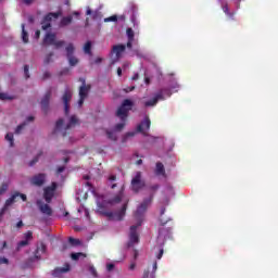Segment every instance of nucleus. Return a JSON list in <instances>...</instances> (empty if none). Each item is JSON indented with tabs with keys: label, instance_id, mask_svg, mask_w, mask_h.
Instances as JSON below:
<instances>
[{
	"label": "nucleus",
	"instance_id": "obj_41",
	"mask_svg": "<svg viewBox=\"0 0 278 278\" xmlns=\"http://www.w3.org/2000/svg\"><path fill=\"white\" fill-rule=\"evenodd\" d=\"M177 89H179V84L174 83L170 87V90H175L177 92Z\"/></svg>",
	"mask_w": 278,
	"mask_h": 278
},
{
	"label": "nucleus",
	"instance_id": "obj_60",
	"mask_svg": "<svg viewBox=\"0 0 278 278\" xmlns=\"http://www.w3.org/2000/svg\"><path fill=\"white\" fill-rule=\"evenodd\" d=\"M123 68H129V63H124Z\"/></svg>",
	"mask_w": 278,
	"mask_h": 278
},
{
	"label": "nucleus",
	"instance_id": "obj_9",
	"mask_svg": "<svg viewBox=\"0 0 278 278\" xmlns=\"http://www.w3.org/2000/svg\"><path fill=\"white\" fill-rule=\"evenodd\" d=\"M89 92H90V85H86V80H84L83 85L79 88L78 108H81V105H84V101L88 99Z\"/></svg>",
	"mask_w": 278,
	"mask_h": 278
},
{
	"label": "nucleus",
	"instance_id": "obj_5",
	"mask_svg": "<svg viewBox=\"0 0 278 278\" xmlns=\"http://www.w3.org/2000/svg\"><path fill=\"white\" fill-rule=\"evenodd\" d=\"M79 124V119L77 116L73 115L68 118V122H64V119H59L56 122L55 131H66L67 129H72L75 125Z\"/></svg>",
	"mask_w": 278,
	"mask_h": 278
},
{
	"label": "nucleus",
	"instance_id": "obj_51",
	"mask_svg": "<svg viewBox=\"0 0 278 278\" xmlns=\"http://www.w3.org/2000/svg\"><path fill=\"white\" fill-rule=\"evenodd\" d=\"M86 14L87 16H90V14H92V10H90V7L87 8Z\"/></svg>",
	"mask_w": 278,
	"mask_h": 278
},
{
	"label": "nucleus",
	"instance_id": "obj_53",
	"mask_svg": "<svg viewBox=\"0 0 278 278\" xmlns=\"http://www.w3.org/2000/svg\"><path fill=\"white\" fill-rule=\"evenodd\" d=\"M117 75H118V77H121V75H123V68H121V67L117 68Z\"/></svg>",
	"mask_w": 278,
	"mask_h": 278
},
{
	"label": "nucleus",
	"instance_id": "obj_45",
	"mask_svg": "<svg viewBox=\"0 0 278 278\" xmlns=\"http://www.w3.org/2000/svg\"><path fill=\"white\" fill-rule=\"evenodd\" d=\"M138 252L137 250L134 251V257H132V262H136V260H138Z\"/></svg>",
	"mask_w": 278,
	"mask_h": 278
},
{
	"label": "nucleus",
	"instance_id": "obj_25",
	"mask_svg": "<svg viewBox=\"0 0 278 278\" xmlns=\"http://www.w3.org/2000/svg\"><path fill=\"white\" fill-rule=\"evenodd\" d=\"M49 99H51L50 92H48L41 100V106L43 108V110H47V108L49 106Z\"/></svg>",
	"mask_w": 278,
	"mask_h": 278
},
{
	"label": "nucleus",
	"instance_id": "obj_1",
	"mask_svg": "<svg viewBox=\"0 0 278 278\" xmlns=\"http://www.w3.org/2000/svg\"><path fill=\"white\" fill-rule=\"evenodd\" d=\"M125 185H119L118 191L112 198L100 197L97 200L98 211L110 220H123L127 212V201L123 200Z\"/></svg>",
	"mask_w": 278,
	"mask_h": 278
},
{
	"label": "nucleus",
	"instance_id": "obj_59",
	"mask_svg": "<svg viewBox=\"0 0 278 278\" xmlns=\"http://www.w3.org/2000/svg\"><path fill=\"white\" fill-rule=\"evenodd\" d=\"M131 21H132L135 26L138 25V23H136V17L135 16L131 17Z\"/></svg>",
	"mask_w": 278,
	"mask_h": 278
},
{
	"label": "nucleus",
	"instance_id": "obj_31",
	"mask_svg": "<svg viewBox=\"0 0 278 278\" xmlns=\"http://www.w3.org/2000/svg\"><path fill=\"white\" fill-rule=\"evenodd\" d=\"M68 242L70 244H72V247H79V244H81V241H79V239H75L72 237L68 238Z\"/></svg>",
	"mask_w": 278,
	"mask_h": 278
},
{
	"label": "nucleus",
	"instance_id": "obj_13",
	"mask_svg": "<svg viewBox=\"0 0 278 278\" xmlns=\"http://www.w3.org/2000/svg\"><path fill=\"white\" fill-rule=\"evenodd\" d=\"M56 188H58V184H55V182H52V185L50 187L45 188L43 199L47 201V203H51V199H53Z\"/></svg>",
	"mask_w": 278,
	"mask_h": 278
},
{
	"label": "nucleus",
	"instance_id": "obj_28",
	"mask_svg": "<svg viewBox=\"0 0 278 278\" xmlns=\"http://www.w3.org/2000/svg\"><path fill=\"white\" fill-rule=\"evenodd\" d=\"M5 140L9 142L10 147H14V134L8 132L5 135Z\"/></svg>",
	"mask_w": 278,
	"mask_h": 278
},
{
	"label": "nucleus",
	"instance_id": "obj_44",
	"mask_svg": "<svg viewBox=\"0 0 278 278\" xmlns=\"http://www.w3.org/2000/svg\"><path fill=\"white\" fill-rule=\"evenodd\" d=\"M162 255H164V250L161 249L159 254L156 255V260H162Z\"/></svg>",
	"mask_w": 278,
	"mask_h": 278
},
{
	"label": "nucleus",
	"instance_id": "obj_49",
	"mask_svg": "<svg viewBox=\"0 0 278 278\" xmlns=\"http://www.w3.org/2000/svg\"><path fill=\"white\" fill-rule=\"evenodd\" d=\"M64 166L59 167L56 170L58 175H60V173H64Z\"/></svg>",
	"mask_w": 278,
	"mask_h": 278
},
{
	"label": "nucleus",
	"instance_id": "obj_26",
	"mask_svg": "<svg viewBox=\"0 0 278 278\" xmlns=\"http://www.w3.org/2000/svg\"><path fill=\"white\" fill-rule=\"evenodd\" d=\"M22 40L27 45L29 42V35L25 30V24H22Z\"/></svg>",
	"mask_w": 278,
	"mask_h": 278
},
{
	"label": "nucleus",
	"instance_id": "obj_14",
	"mask_svg": "<svg viewBox=\"0 0 278 278\" xmlns=\"http://www.w3.org/2000/svg\"><path fill=\"white\" fill-rule=\"evenodd\" d=\"M125 53V45H118L113 47V54L115 58L112 61V64H116L119 59L123 58V54Z\"/></svg>",
	"mask_w": 278,
	"mask_h": 278
},
{
	"label": "nucleus",
	"instance_id": "obj_62",
	"mask_svg": "<svg viewBox=\"0 0 278 278\" xmlns=\"http://www.w3.org/2000/svg\"><path fill=\"white\" fill-rule=\"evenodd\" d=\"M74 15L75 16H79V12H74Z\"/></svg>",
	"mask_w": 278,
	"mask_h": 278
},
{
	"label": "nucleus",
	"instance_id": "obj_56",
	"mask_svg": "<svg viewBox=\"0 0 278 278\" xmlns=\"http://www.w3.org/2000/svg\"><path fill=\"white\" fill-rule=\"evenodd\" d=\"M35 36H36V38H40V30H37V31L35 33Z\"/></svg>",
	"mask_w": 278,
	"mask_h": 278
},
{
	"label": "nucleus",
	"instance_id": "obj_47",
	"mask_svg": "<svg viewBox=\"0 0 278 278\" xmlns=\"http://www.w3.org/2000/svg\"><path fill=\"white\" fill-rule=\"evenodd\" d=\"M38 162V156L35 157L30 163L29 166H34V164H36Z\"/></svg>",
	"mask_w": 278,
	"mask_h": 278
},
{
	"label": "nucleus",
	"instance_id": "obj_21",
	"mask_svg": "<svg viewBox=\"0 0 278 278\" xmlns=\"http://www.w3.org/2000/svg\"><path fill=\"white\" fill-rule=\"evenodd\" d=\"M126 36L128 38L127 48L131 49V45H134V38H135L134 29L127 28Z\"/></svg>",
	"mask_w": 278,
	"mask_h": 278
},
{
	"label": "nucleus",
	"instance_id": "obj_2",
	"mask_svg": "<svg viewBox=\"0 0 278 278\" xmlns=\"http://www.w3.org/2000/svg\"><path fill=\"white\" fill-rule=\"evenodd\" d=\"M151 198H148L141 202V204L137 207L135 212V225L130 226L129 231V240L128 247H134V244H138L139 237H138V227H140L144 220V214H147V210L151 205Z\"/></svg>",
	"mask_w": 278,
	"mask_h": 278
},
{
	"label": "nucleus",
	"instance_id": "obj_17",
	"mask_svg": "<svg viewBox=\"0 0 278 278\" xmlns=\"http://www.w3.org/2000/svg\"><path fill=\"white\" fill-rule=\"evenodd\" d=\"M45 179H47L45 174H38L30 178V184L33 186H42L45 184Z\"/></svg>",
	"mask_w": 278,
	"mask_h": 278
},
{
	"label": "nucleus",
	"instance_id": "obj_29",
	"mask_svg": "<svg viewBox=\"0 0 278 278\" xmlns=\"http://www.w3.org/2000/svg\"><path fill=\"white\" fill-rule=\"evenodd\" d=\"M71 257H72V260L77 261V260H80V257L85 258V257H86V254H84V253H81V252L72 253Z\"/></svg>",
	"mask_w": 278,
	"mask_h": 278
},
{
	"label": "nucleus",
	"instance_id": "obj_55",
	"mask_svg": "<svg viewBox=\"0 0 278 278\" xmlns=\"http://www.w3.org/2000/svg\"><path fill=\"white\" fill-rule=\"evenodd\" d=\"M31 121H34V116H28L27 117V123H31Z\"/></svg>",
	"mask_w": 278,
	"mask_h": 278
},
{
	"label": "nucleus",
	"instance_id": "obj_58",
	"mask_svg": "<svg viewBox=\"0 0 278 278\" xmlns=\"http://www.w3.org/2000/svg\"><path fill=\"white\" fill-rule=\"evenodd\" d=\"M157 188H159L157 185H154L151 187V190L155 191V190H157Z\"/></svg>",
	"mask_w": 278,
	"mask_h": 278
},
{
	"label": "nucleus",
	"instance_id": "obj_12",
	"mask_svg": "<svg viewBox=\"0 0 278 278\" xmlns=\"http://www.w3.org/2000/svg\"><path fill=\"white\" fill-rule=\"evenodd\" d=\"M149 129H151V119L149 116H146L143 121L137 126V131H139V134H143V136H147Z\"/></svg>",
	"mask_w": 278,
	"mask_h": 278
},
{
	"label": "nucleus",
	"instance_id": "obj_19",
	"mask_svg": "<svg viewBox=\"0 0 278 278\" xmlns=\"http://www.w3.org/2000/svg\"><path fill=\"white\" fill-rule=\"evenodd\" d=\"M70 270H71V265L65 264L64 267H59V268L54 269L52 275H53V277H60V275H62V273H68Z\"/></svg>",
	"mask_w": 278,
	"mask_h": 278
},
{
	"label": "nucleus",
	"instance_id": "obj_20",
	"mask_svg": "<svg viewBox=\"0 0 278 278\" xmlns=\"http://www.w3.org/2000/svg\"><path fill=\"white\" fill-rule=\"evenodd\" d=\"M154 173L157 177H165L166 176V169L164 168V164L156 163V167L154 169Z\"/></svg>",
	"mask_w": 278,
	"mask_h": 278
},
{
	"label": "nucleus",
	"instance_id": "obj_52",
	"mask_svg": "<svg viewBox=\"0 0 278 278\" xmlns=\"http://www.w3.org/2000/svg\"><path fill=\"white\" fill-rule=\"evenodd\" d=\"M155 270H157V262L153 263V271L152 273H155Z\"/></svg>",
	"mask_w": 278,
	"mask_h": 278
},
{
	"label": "nucleus",
	"instance_id": "obj_54",
	"mask_svg": "<svg viewBox=\"0 0 278 278\" xmlns=\"http://www.w3.org/2000/svg\"><path fill=\"white\" fill-rule=\"evenodd\" d=\"M101 62H103V59L101 58L96 59V64H101Z\"/></svg>",
	"mask_w": 278,
	"mask_h": 278
},
{
	"label": "nucleus",
	"instance_id": "obj_48",
	"mask_svg": "<svg viewBox=\"0 0 278 278\" xmlns=\"http://www.w3.org/2000/svg\"><path fill=\"white\" fill-rule=\"evenodd\" d=\"M140 77V75H138V73L134 74L132 76V81H137V79Z\"/></svg>",
	"mask_w": 278,
	"mask_h": 278
},
{
	"label": "nucleus",
	"instance_id": "obj_24",
	"mask_svg": "<svg viewBox=\"0 0 278 278\" xmlns=\"http://www.w3.org/2000/svg\"><path fill=\"white\" fill-rule=\"evenodd\" d=\"M222 10L226 14V16H228L229 18H233L235 13L229 12V4L222 2Z\"/></svg>",
	"mask_w": 278,
	"mask_h": 278
},
{
	"label": "nucleus",
	"instance_id": "obj_35",
	"mask_svg": "<svg viewBox=\"0 0 278 278\" xmlns=\"http://www.w3.org/2000/svg\"><path fill=\"white\" fill-rule=\"evenodd\" d=\"M114 266H116V264L114 262L106 263V270L109 273H112V270H114Z\"/></svg>",
	"mask_w": 278,
	"mask_h": 278
},
{
	"label": "nucleus",
	"instance_id": "obj_33",
	"mask_svg": "<svg viewBox=\"0 0 278 278\" xmlns=\"http://www.w3.org/2000/svg\"><path fill=\"white\" fill-rule=\"evenodd\" d=\"M116 21H118V17L116 15L104 18V23H116Z\"/></svg>",
	"mask_w": 278,
	"mask_h": 278
},
{
	"label": "nucleus",
	"instance_id": "obj_32",
	"mask_svg": "<svg viewBox=\"0 0 278 278\" xmlns=\"http://www.w3.org/2000/svg\"><path fill=\"white\" fill-rule=\"evenodd\" d=\"M134 136H136L135 131L127 132L126 135H124L122 142H126L127 140H129V138H134Z\"/></svg>",
	"mask_w": 278,
	"mask_h": 278
},
{
	"label": "nucleus",
	"instance_id": "obj_23",
	"mask_svg": "<svg viewBox=\"0 0 278 278\" xmlns=\"http://www.w3.org/2000/svg\"><path fill=\"white\" fill-rule=\"evenodd\" d=\"M46 251H47V247L43 245V243H41V244L37 248V250H36V252H35V257H36V260H40V256H41L42 254H45Z\"/></svg>",
	"mask_w": 278,
	"mask_h": 278
},
{
	"label": "nucleus",
	"instance_id": "obj_16",
	"mask_svg": "<svg viewBox=\"0 0 278 278\" xmlns=\"http://www.w3.org/2000/svg\"><path fill=\"white\" fill-rule=\"evenodd\" d=\"M37 206L39 208V212H41V214H43V216H51L53 214L51 206H49V204H46L41 200L37 201Z\"/></svg>",
	"mask_w": 278,
	"mask_h": 278
},
{
	"label": "nucleus",
	"instance_id": "obj_15",
	"mask_svg": "<svg viewBox=\"0 0 278 278\" xmlns=\"http://www.w3.org/2000/svg\"><path fill=\"white\" fill-rule=\"evenodd\" d=\"M71 99H73V92H71V90H65L62 97V101H63L64 112L66 116H68V110H70L68 103H71Z\"/></svg>",
	"mask_w": 278,
	"mask_h": 278
},
{
	"label": "nucleus",
	"instance_id": "obj_36",
	"mask_svg": "<svg viewBox=\"0 0 278 278\" xmlns=\"http://www.w3.org/2000/svg\"><path fill=\"white\" fill-rule=\"evenodd\" d=\"M25 125H27V123H23L20 126H17L15 129V134H21V131H23V129H25Z\"/></svg>",
	"mask_w": 278,
	"mask_h": 278
},
{
	"label": "nucleus",
	"instance_id": "obj_30",
	"mask_svg": "<svg viewBox=\"0 0 278 278\" xmlns=\"http://www.w3.org/2000/svg\"><path fill=\"white\" fill-rule=\"evenodd\" d=\"M90 49H92V43L90 41H87L84 46V52L90 55L91 53Z\"/></svg>",
	"mask_w": 278,
	"mask_h": 278
},
{
	"label": "nucleus",
	"instance_id": "obj_10",
	"mask_svg": "<svg viewBox=\"0 0 278 278\" xmlns=\"http://www.w3.org/2000/svg\"><path fill=\"white\" fill-rule=\"evenodd\" d=\"M65 51L67 53V60H68L70 66H77V64H79V59L73 55V53H75V46H73V43H70L65 48Z\"/></svg>",
	"mask_w": 278,
	"mask_h": 278
},
{
	"label": "nucleus",
	"instance_id": "obj_4",
	"mask_svg": "<svg viewBox=\"0 0 278 278\" xmlns=\"http://www.w3.org/2000/svg\"><path fill=\"white\" fill-rule=\"evenodd\" d=\"M173 94L169 89H162L159 93L152 97L150 100H144L143 105L144 108H153L157 105V101H164Z\"/></svg>",
	"mask_w": 278,
	"mask_h": 278
},
{
	"label": "nucleus",
	"instance_id": "obj_43",
	"mask_svg": "<svg viewBox=\"0 0 278 278\" xmlns=\"http://www.w3.org/2000/svg\"><path fill=\"white\" fill-rule=\"evenodd\" d=\"M0 264H9L8 258L0 256Z\"/></svg>",
	"mask_w": 278,
	"mask_h": 278
},
{
	"label": "nucleus",
	"instance_id": "obj_39",
	"mask_svg": "<svg viewBox=\"0 0 278 278\" xmlns=\"http://www.w3.org/2000/svg\"><path fill=\"white\" fill-rule=\"evenodd\" d=\"M24 75H25L26 79H28V77H29V66H27V65L24 66Z\"/></svg>",
	"mask_w": 278,
	"mask_h": 278
},
{
	"label": "nucleus",
	"instance_id": "obj_18",
	"mask_svg": "<svg viewBox=\"0 0 278 278\" xmlns=\"http://www.w3.org/2000/svg\"><path fill=\"white\" fill-rule=\"evenodd\" d=\"M34 238L31 231H27L24 233V240L20 241L17 244V249H23V247H27L29 242H31V239Z\"/></svg>",
	"mask_w": 278,
	"mask_h": 278
},
{
	"label": "nucleus",
	"instance_id": "obj_22",
	"mask_svg": "<svg viewBox=\"0 0 278 278\" xmlns=\"http://www.w3.org/2000/svg\"><path fill=\"white\" fill-rule=\"evenodd\" d=\"M108 186L112 190H114V188L118 187V184L116 182V175H110L109 176V178H108Z\"/></svg>",
	"mask_w": 278,
	"mask_h": 278
},
{
	"label": "nucleus",
	"instance_id": "obj_11",
	"mask_svg": "<svg viewBox=\"0 0 278 278\" xmlns=\"http://www.w3.org/2000/svg\"><path fill=\"white\" fill-rule=\"evenodd\" d=\"M58 16H60V13H50L43 17L41 23V28L43 31H47V29L51 27L52 21H58Z\"/></svg>",
	"mask_w": 278,
	"mask_h": 278
},
{
	"label": "nucleus",
	"instance_id": "obj_46",
	"mask_svg": "<svg viewBox=\"0 0 278 278\" xmlns=\"http://www.w3.org/2000/svg\"><path fill=\"white\" fill-rule=\"evenodd\" d=\"M35 0H23L24 3H26V5H31V3H34Z\"/></svg>",
	"mask_w": 278,
	"mask_h": 278
},
{
	"label": "nucleus",
	"instance_id": "obj_61",
	"mask_svg": "<svg viewBox=\"0 0 278 278\" xmlns=\"http://www.w3.org/2000/svg\"><path fill=\"white\" fill-rule=\"evenodd\" d=\"M16 226H17L18 228H20V227H23V222H18Z\"/></svg>",
	"mask_w": 278,
	"mask_h": 278
},
{
	"label": "nucleus",
	"instance_id": "obj_37",
	"mask_svg": "<svg viewBox=\"0 0 278 278\" xmlns=\"http://www.w3.org/2000/svg\"><path fill=\"white\" fill-rule=\"evenodd\" d=\"M5 192H8V185H7V184H3V185L0 187V197H1V194H5Z\"/></svg>",
	"mask_w": 278,
	"mask_h": 278
},
{
	"label": "nucleus",
	"instance_id": "obj_27",
	"mask_svg": "<svg viewBox=\"0 0 278 278\" xmlns=\"http://www.w3.org/2000/svg\"><path fill=\"white\" fill-rule=\"evenodd\" d=\"M73 23V16L68 15L61 20V27H66V25H71Z\"/></svg>",
	"mask_w": 278,
	"mask_h": 278
},
{
	"label": "nucleus",
	"instance_id": "obj_7",
	"mask_svg": "<svg viewBox=\"0 0 278 278\" xmlns=\"http://www.w3.org/2000/svg\"><path fill=\"white\" fill-rule=\"evenodd\" d=\"M144 186V179H142V173L136 172L131 179V188L134 192H140Z\"/></svg>",
	"mask_w": 278,
	"mask_h": 278
},
{
	"label": "nucleus",
	"instance_id": "obj_40",
	"mask_svg": "<svg viewBox=\"0 0 278 278\" xmlns=\"http://www.w3.org/2000/svg\"><path fill=\"white\" fill-rule=\"evenodd\" d=\"M8 99H10V97L7 96V93H0V100H1V101H5V100H8Z\"/></svg>",
	"mask_w": 278,
	"mask_h": 278
},
{
	"label": "nucleus",
	"instance_id": "obj_42",
	"mask_svg": "<svg viewBox=\"0 0 278 278\" xmlns=\"http://www.w3.org/2000/svg\"><path fill=\"white\" fill-rule=\"evenodd\" d=\"M89 270H90L91 275H93V277H97V269L93 266H91L89 268Z\"/></svg>",
	"mask_w": 278,
	"mask_h": 278
},
{
	"label": "nucleus",
	"instance_id": "obj_50",
	"mask_svg": "<svg viewBox=\"0 0 278 278\" xmlns=\"http://www.w3.org/2000/svg\"><path fill=\"white\" fill-rule=\"evenodd\" d=\"M136 89V87H129V88H126V89H124L125 90V92H131V91H134Z\"/></svg>",
	"mask_w": 278,
	"mask_h": 278
},
{
	"label": "nucleus",
	"instance_id": "obj_57",
	"mask_svg": "<svg viewBox=\"0 0 278 278\" xmlns=\"http://www.w3.org/2000/svg\"><path fill=\"white\" fill-rule=\"evenodd\" d=\"M143 278H149V271L143 273Z\"/></svg>",
	"mask_w": 278,
	"mask_h": 278
},
{
	"label": "nucleus",
	"instance_id": "obj_34",
	"mask_svg": "<svg viewBox=\"0 0 278 278\" xmlns=\"http://www.w3.org/2000/svg\"><path fill=\"white\" fill-rule=\"evenodd\" d=\"M164 212H166V208H161V217H160V222L162 223V225H166L168 223V219H165L164 216Z\"/></svg>",
	"mask_w": 278,
	"mask_h": 278
},
{
	"label": "nucleus",
	"instance_id": "obj_8",
	"mask_svg": "<svg viewBox=\"0 0 278 278\" xmlns=\"http://www.w3.org/2000/svg\"><path fill=\"white\" fill-rule=\"evenodd\" d=\"M43 42H45V45H53V47H55V49H61V47H64V41H62V40L58 41L55 34H51V33H48L45 36Z\"/></svg>",
	"mask_w": 278,
	"mask_h": 278
},
{
	"label": "nucleus",
	"instance_id": "obj_64",
	"mask_svg": "<svg viewBox=\"0 0 278 278\" xmlns=\"http://www.w3.org/2000/svg\"><path fill=\"white\" fill-rule=\"evenodd\" d=\"M160 238H162V232H160V235H159V240H160Z\"/></svg>",
	"mask_w": 278,
	"mask_h": 278
},
{
	"label": "nucleus",
	"instance_id": "obj_6",
	"mask_svg": "<svg viewBox=\"0 0 278 278\" xmlns=\"http://www.w3.org/2000/svg\"><path fill=\"white\" fill-rule=\"evenodd\" d=\"M18 197H21L22 201H27V195L20 192L13 193L12 197H10L5 201L4 206L1 208L0 216H3L5 212H8V207H11V205H14V203H16V199H18Z\"/></svg>",
	"mask_w": 278,
	"mask_h": 278
},
{
	"label": "nucleus",
	"instance_id": "obj_38",
	"mask_svg": "<svg viewBox=\"0 0 278 278\" xmlns=\"http://www.w3.org/2000/svg\"><path fill=\"white\" fill-rule=\"evenodd\" d=\"M128 269L131 270V271L136 270V261H130Z\"/></svg>",
	"mask_w": 278,
	"mask_h": 278
},
{
	"label": "nucleus",
	"instance_id": "obj_63",
	"mask_svg": "<svg viewBox=\"0 0 278 278\" xmlns=\"http://www.w3.org/2000/svg\"><path fill=\"white\" fill-rule=\"evenodd\" d=\"M137 164H142V160H139V161L137 162Z\"/></svg>",
	"mask_w": 278,
	"mask_h": 278
},
{
	"label": "nucleus",
	"instance_id": "obj_3",
	"mask_svg": "<svg viewBox=\"0 0 278 278\" xmlns=\"http://www.w3.org/2000/svg\"><path fill=\"white\" fill-rule=\"evenodd\" d=\"M134 108V101L126 99L123 101L122 105L117 109L116 116L122 121L116 124L114 130H108L106 136L110 140H116V131H123L129 116V111Z\"/></svg>",
	"mask_w": 278,
	"mask_h": 278
}]
</instances>
